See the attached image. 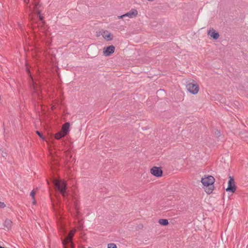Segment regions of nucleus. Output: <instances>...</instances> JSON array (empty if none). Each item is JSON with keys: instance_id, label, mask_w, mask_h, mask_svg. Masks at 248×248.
<instances>
[{"instance_id": "nucleus-13", "label": "nucleus", "mask_w": 248, "mask_h": 248, "mask_svg": "<svg viewBox=\"0 0 248 248\" xmlns=\"http://www.w3.org/2000/svg\"><path fill=\"white\" fill-rule=\"evenodd\" d=\"M65 135H64V133L61 131L55 134V138L57 140L60 139L61 138L65 136Z\"/></svg>"}, {"instance_id": "nucleus-8", "label": "nucleus", "mask_w": 248, "mask_h": 248, "mask_svg": "<svg viewBox=\"0 0 248 248\" xmlns=\"http://www.w3.org/2000/svg\"><path fill=\"white\" fill-rule=\"evenodd\" d=\"M208 34L215 40L217 39L219 37V33L213 28L208 31Z\"/></svg>"}, {"instance_id": "nucleus-4", "label": "nucleus", "mask_w": 248, "mask_h": 248, "mask_svg": "<svg viewBox=\"0 0 248 248\" xmlns=\"http://www.w3.org/2000/svg\"><path fill=\"white\" fill-rule=\"evenodd\" d=\"M229 180L228 181V186L227 188H226V190L227 192H230L233 193L236 190V186L234 179L232 176H229Z\"/></svg>"}, {"instance_id": "nucleus-18", "label": "nucleus", "mask_w": 248, "mask_h": 248, "mask_svg": "<svg viewBox=\"0 0 248 248\" xmlns=\"http://www.w3.org/2000/svg\"><path fill=\"white\" fill-rule=\"evenodd\" d=\"M5 207V204L4 202H0V208H4Z\"/></svg>"}, {"instance_id": "nucleus-7", "label": "nucleus", "mask_w": 248, "mask_h": 248, "mask_svg": "<svg viewBox=\"0 0 248 248\" xmlns=\"http://www.w3.org/2000/svg\"><path fill=\"white\" fill-rule=\"evenodd\" d=\"M115 47L113 46H110L104 49L103 54L106 56H108L113 53Z\"/></svg>"}, {"instance_id": "nucleus-15", "label": "nucleus", "mask_w": 248, "mask_h": 248, "mask_svg": "<svg viewBox=\"0 0 248 248\" xmlns=\"http://www.w3.org/2000/svg\"><path fill=\"white\" fill-rule=\"evenodd\" d=\"M73 235H74L73 232H70L68 236L66 238V241L67 242H71L72 239V238L73 237Z\"/></svg>"}, {"instance_id": "nucleus-20", "label": "nucleus", "mask_w": 248, "mask_h": 248, "mask_svg": "<svg viewBox=\"0 0 248 248\" xmlns=\"http://www.w3.org/2000/svg\"><path fill=\"white\" fill-rule=\"evenodd\" d=\"M215 132L217 134V135H218V136H220V132L219 131L217 130Z\"/></svg>"}, {"instance_id": "nucleus-16", "label": "nucleus", "mask_w": 248, "mask_h": 248, "mask_svg": "<svg viewBox=\"0 0 248 248\" xmlns=\"http://www.w3.org/2000/svg\"><path fill=\"white\" fill-rule=\"evenodd\" d=\"M108 248H117V246L114 243H109L108 245Z\"/></svg>"}, {"instance_id": "nucleus-12", "label": "nucleus", "mask_w": 248, "mask_h": 248, "mask_svg": "<svg viewBox=\"0 0 248 248\" xmlns=\"http://www.w3.org/2000/svg\"><path fill=\"white\" fill-rule=\"evenodd\" d=\"M158 222L160 224L164 226L167 225L169 224L168 220L166 219H159Z\"/></svg>"}, {"instance_id": "nucleus-22", "label": "nucleus", "mask_w": 248, "mask_h": 248, "mask_svg": "<svg viewBox=\"0 0 248 248\" xmlns=\"http://www.w3.org/2000/svg\"><path fill=\"white\" fill-rule=\"evenodd\" d=\"M0 248H4V247H2V246H0Z\"/></svg>"}, {"instance_id": "nucleus-17", "label": "nucleus", "mask_w": 248, "mask_h": 248, "mask_svg": "<svg viewBox=\"0 0 248 248\" xmlns=\"http://www.w3.org/2000/svg\"><path fill=\"white\" fill-rule=\"evenodd\" d=\"M38 16L39 17V19L41 21L43 20V16L41 15L40 12H38Z\"/></svg>"}, {"instance_id": "nucleus-1", "label": "nucleus", "mask_w": 248, "mask_h": 248, "mask_svg": "<svg viewBox=\"0 0 248 248\" xmlns=\"http://www.w3.org/2000/svg\"><path fill=\"white\" fill-rule=\"evenodd\" d=\"M215 182V179L212 176H208L202 178L201 182L204 186L208 187L206 188L205 191L207 194H210L213 190V184Z\"/></svg>"}, {"instance_id": "nucleus-3", "label": "nucleus", "mask_w": 248, "mask_h": 248, "mask_svg": "<svg viewBox=\"0 0 248 248\" xmlns=\"http://www.w3.org/2000/svg\"><path fill=\"white\" fill-rule=\"evenodd\" d=\"M186 88L187 91L193 94H196L199 90V85L194 81L187 82Z\"/></svg>"}, {"instance_id": "nucleus-9", "label": "nucleus", "mask_w": 248, "mask_h": 248, "mask_svg": "<svg viewBox=\"0 0 248 248\" xmlns=\"http://www.w3.org/2000/svg\"><path fill=\"white\" fill-rule=\"evenodd\" d=\"M69 126L70 124L69 123H66L62 125V131L64 133V135H66L68 133Z\"/></svg>"}, {"instance_id": "nucleus-5", "label": "nucleus", "mask_w": 248, "mask_h": 248, "mask_svg": "<svg viewBox=\"0 0 248 248\" xmlns=\"http://www.w3.org/2000/svg\"><path fill=\"white\" fill-rule=\"evenodd\" d=\"M137 15H138L137 10L136 9H132L129 12L123 15L118 16V17L119 18H122L124 17L127 16V17L131 18L136 17L137 16Z\"/></svg>"}, {"instance_id": "nucleus-23", "label": "nucleus", "mask_w": 248, "mask_h": 248, "mask_svg": "<svg viewBox=\"0 0 248 248\" xmlns=\"http://www.w3.org/2000/svg\"><path fill=\"white\" fill-rule=\"evenodd\" d=\"M248 248V246H247V248Z\"/></svg>"}, {"instance_id": "nucleus-11", "label": "nucleus", "mask_w": 248, "mask_h": 248, "mask_svg": "<svg viewBox=\"0 0 248 248\" xmlns=\"http://www.w3.org/2000/svg\"><path fill=\"white\" fill-rule=\"evenodd\" d=\"M12 222L11 220L6 219L4 223V225L5 227H6L7 228H9L12 226Z\"/></svg>"}, {"instance_id": "nucleus-19", "label": "nucleus", "mask_w": 248, "mask_h": 248, "mask_svg": "<svg viewBox=\"0 0 248 248\" xmlns=\"http://www.w3.org/2000/svg\"><path fill=\"white\" fill-rule=\"evenodd\" d=\"M36 133L40 138H43L42 135L41 134V133L40 132L37 131Z\"/></svg>"}, {"instance_id": "nucleus-6", "label": "nucleus", "mask_w": 248, "mask_h": 248, "mask_svg": "<svg viewBox=\"0 0 248 248\" xmlns=\"http://www.w3.org/2000/svg\"><path fill=\"white\" fill-rule=\"evenodd\" d=\"M151 173L156 177H160L162 175V170L160 167H153L151 169Z\"/></svg>"}, {"instance_id": "nucleus-10", "label": "nucleus", "mask_w": 248, "mask_h": 248, "mask_svg": "<svg viewBox=\"0 0 248 248\" xmlns=\"http://www.w3.org/2000/svg\"><path fill=\"white\" fill-rule=\"evenodd\" d=\"M102 35L104 38H105L107 41H110L112 39V38L110 37L111 33L107 31H104Z\"/></svg>"}, {"instance_id": "nucleus-21", "label": "nucleus", "mask_w": 248, "mask_h": 248, "mask_svg": "<svg viewBox=\"0 0 248 248\" xmlns=\"http://www.w3.org/2000/svg\"><path fill=\"white\" fill-rule=\"evenodd\" d=\"M30 0H24V2L26 3H28L29 2Z\"/></svg>"}, {"instance_id": "nucleus-14", "label": "nucleus", "mask_w": 248, "mask_h": 248, "mask_svg": "<svg viewBox=\"0 0 248 248\" xmlns=\"http://www.w3.org/2000/svg\"><path fill=\"white\" fill-rule=\"evenodd\" d=\"M35 192L34 190H32L31 192L30 196L31 197V199L32 200V203L33 204H35L36 203V201L35 200Z\"/></svg>"}, {"instance_id": "nucleus-2", "label": "nucleus", "mask_w": 248, "mask_h": 248, "mask_svg": "<svg viewBox=\"0 0 248 248\" xmlns=\"http://www.w3.org/2000/svg\"><path fill=\"white\" fill-rule=\"evenodd\" d=\"M53 183L62 195L65 197L66 196V189L67 186L65 182L63 180H55Z\"/></svg>"}]
</instances>
